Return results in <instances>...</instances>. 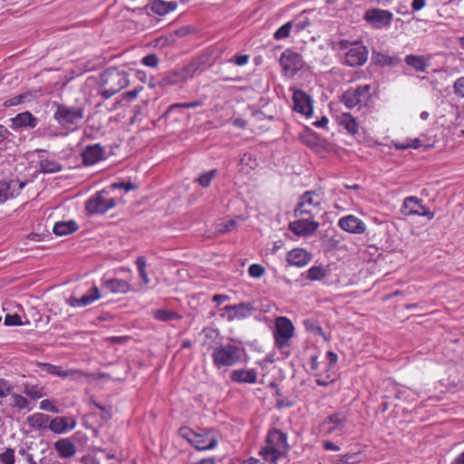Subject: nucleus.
I'll return each instance as SVG.
<instances>
[{"instance_id":"obj_51","label":"nucleus","mask_w":464,"mask_h":464,"mask_svg":"<svg viewBox=\"0 0 464 464\" xmlns=\"http://www.w3.org/2000/svg\"><path fill=\"white\" fill-rule=\"evenodd\" d=\"M454 93L464 99V76L458 78L453 84Z\"/></svg>"},{"instance_id":"obj_11","label":"nucleus","mask_w":464,"mask_h":464,"mask_svg":"<svg viewBox=\"0 0 464 464\" xmlns=\"http://www.w3.org/2000/svg\"><path fill=\"white\" fill-rule=\"evenodd\" d=\"M401 212L404 216L425 217L429 220L434 218V213L423 206L421 200L415 196L408 197L403 200Z\"/></svg>"},{"instance_id":"obj_35","label":"nucleus","mask_w":464,"mask_h":464,"mask_svg":"<svg viewBox=\"0 0 464 464\" xmlns=\"http://www.w3.org/2000/svg\"><path fill=\"white\" fill-rule=\"evenodd\" d=\"M122 274V279H118V293H128L130 290V285L128 282L132 277L131 270L129 268H118V275Z\"/></svg>"},{"instance_id":"obj_53","label":"nucleus","mask_w":464,"mask_h":464,"mask_svg":"<svg viewBox=\"0 0 464 464\" xmlns=\"http://www.w3.org/2000/svg\"><path fill=\"white\" fill-rule=\"evenodd\" d=\"M236 226V221L233 219L222 222L218 225L217 231L218 233H226L231 231Z\"/></svg>"},{"instance_id":"obj_52","label":"nucleus","mask_w":464,"mask_h":464,"mask_svg":"<svg viewBox=\"0 0 464 464\" xmlns=\"http://www.w3.org/2000/svg\"><path fill=\"white\" fill-rule=\"evenodd\" d=\"M141 63L147 67L155 68L159 64V59L155 54H149L141 59Z\"/></svg>"},{"instance_id":"obj_42","label":"nucleus","mask_w":464,"mask_h":464,"mask_svg":"<svg viewBox=\"0 0 464 464\" xmlns=\"http://www.w3.org/2000/svg\"><path fill=\"white\" fill-rule=\"evenodd\" d=\"M217 169H211L201 173L199 177L197 179V182L203 188H208L212 179L217 176Z\"/></svg>"},{"instance_id":"obj_43","label":"nucleus","mask_w":464,"mask_h":464,"mask_svg":"<svg viewBox=\"0 0 464 464\" xmlns=\"http://www.w3.org/2000/svg\"><path fill=\"white\" fill-rule=\"evenodd\" d=\"M10 395L12 396L11 406L13 408H17L19 410H24V409L28 408L29 401L25 397H24L20 394L12 393V392Z\"/></svg>"},{"instance_id":"obj_54","label":"nucleus","mask_w":464,"mask_h":464,"mask_svg":"<svg viewBox=\"0 0 464 464\" xmlns=\"http://www.w3.org/2000/svg\"><path fill=\"white\" fill-rule=\"evenodd\" d=\"M40 409L43 411H45L53 412V413L59 412L58 408L50 400H43L40 402Z\"/></svg>"},{"instance_id":"obj_29","label":"nucleus","mask_w":464,"mask_h":464,"mask_svg":"<svg viewBox=\"0 0 464 464\" xmlns=\"http://www.w3.org/2000/svg\"><path fill=\"white\" fill-rule=\"evenodd\" d=\"M404 61L417 72H425L430 65V57L425 55L409 54L405 56Z\"/></svg>"},{"instance_id":"obj_58","label":"nucleus","mask_w":464,"mask_h":464,"mask_svg":"<svg viewBox=\"0 0 464 464\" xmlns=\"http://www.w3.org/2000/svg\"><path fill=\"white\" fill-rule=\"evenodd\" d=\"M93 404L95 405V407H97L98 409H100L102 411V418L103 420H108L111 419V417H112V412H111L112 407L111 406L106 408L97 402H93Z\"/></svg>"},{"instance_id":"obj_39","label":"nucleus","mask_w":464,"mask_h":464,"mask_svg":"<svg viewBox=\"0 0 464 464\" xmlns=\"http://www.w3.org/2000/svg\"><path fill=\"white\" fill-rule=\"evenodd\" d=\"M340 123L352 134L358 132V124L355 118L350 113H343L340 116Z\"/></svg>"},{"instance_id":"obj_48","label":"nucleus","mask_w":464,"mask_h":464,"mask_svg":"<svg viewBox=\"0 0 464 464\" xmlns=\"http://www.w3.org/2000/svg\"><path fill=\"white\" fill-rule=\"evenodd\" d=\"M13 391V386L5 379H0V405L2 400L10 395Z\"/></svg>"},{"instance_id":"obj_46","label":"nucleus","mask_w":464,"mask_h":464,"mask_svg":"<svg viewBox=\"0 0 464 464\" xmlns=\"http://www.w3.org/2000/svg\"><path fill=\"white\" fill-rule=\"evenodd\" d=\"M14 450L7 448L4 452L0 453V462L2 464H14Z\"/></svg>"},{"instance_id":"obj_47","label":"nucleus","mask_w":464,"mask_h":464,"mask_svg":"<svg viewBox=\"0 0 464 464\" xmlns=\"http://www.w3.org/2000/svg\"><path fill=\"white\" fill-rule=\"evenodd\" d=\"M130 76H132V71L127 72L124 70H118V86L120 89L129 85Z\"/></svg>"},{"instance_id":"obj_36","label":"nucleus","mask_w":464,"mask_h":464,"mask_svg":"<svg viewBox=\"0 0 464 464\" xmlns=\"http://www.w3.org/2000/svg\"><path fill=\"white\" fill-rule=\"evenodd\" d=\"M40 171L43 173L50 174L56 173L62 170V165L53 160H42L39 161Z\"/></svg>"},{"instance_id":"obj_2","label":"nucleus","mask_w":464,"mask_h":464,"mask_svg":"<svg viewBox=\"0 0 464 464\" xmlns=\"http://www.w3.org/2000/svg\"><path fill=\"white\" fill-rule=\"evenodd\" d=\"M287 453V441L285 433L279 430H271L266 437V443L259 451L260 456L268 464H279Z\"/></svg>"},{"instance_id":"obj_45","label":"nucleus","mask_w":464,"mask_h":464,"mask_svg":"<svg viewBox=\"0 0 464 464\" xmlns=\"http://www.w3.org/2000/svg\"><path fill=\"white\" fill-rule=\"evenodd\" d=\"M292 26H293V24L291 22L285 24L284 25H282L280 28H278L275 32L274 37L276 40H281V39L286 38L290 34Z\"/></svg>"},{"instance_id":"obj_9","label":"nucleus","mask_w":464,"mask_h":464,"mask_svg":"<svg viewBox=\"0 0 464 464\" xmlns=\"http://www.w3.org/2000/svg\"><path fill=\"white\" fill-rule=\"evenodd\" d=\"M370 98L371 86L365 84L344 92L342 96V102L348 109H353L366 105Z\"/></svg>"},{"instance_id":"obj_37","label":"nucleus","mask_w":464,"mask_h":464,"mask_svg":"<svg viewBox=\"0 0 464 464\" xmlns=\"http://www.w3.org/2000/svg\"><path fill=\"white\" fill-rule=\"evenodd\" d=\"M327 273L328 270L324 266H314L306 271L305 277L311 281H318L324 278Z\"/></svg>"},{"instance_id":"obj_55","label":"nucleus","mask_w":464,"mask_h":464,"mask_svg":"<svg viewBox=\"0 0 464 464\" xmlns=\"http://www.w3.org/2000/svg\"><path fill=\"white\" fill-rule=\"evenodd\" d=\"M249 61V56L246 54H238L228 60V63H235L238 66L246 65Z\"/></svg>"},{"instance_id":"obj_10","label":"nucleus","mask_w":464,"mask_h":464,"mask_svg":"<svg viewBox=\"0 0 464 464\" xmlns=\"http://www.w3.org/2000/svg\"><path fill=\"white\" fill-rule=\"evenodd\" d=\"M325 357L327 362H323L320 372L314 373L316 377L315 382L319 386H327L334 380V370L338 356L335 353L329 351L326 353Z\"/></svg>"},{"instance_id":"obj_19","label":"nucleus","mask_w":464,"mask_h":464,"mask_svg":"<svg viewBox=\"0 0 464 464\" xmlns=\"http://www.w3.org/2000/svg\"><path fill=\"white\" fill-rule=\"evenodd\" d=\"M25 185V181L19 179H12L9 182L0 181V203L18 196Z\"/></svg>"},{"instance_id":"obj_27","label":"nucleus","mask_w":464,"mask_h":464,"mask_svg":"<svg viewBox=\"0 0 464 464\" xmlns=\"http://www.w3.org/2000/svg\"><path fill=\"white\" fill-rule=\"evenodd\" d=\"M54 450L61 459H69L75 455L76 447L68 438L60 439L53 444Z\"/></svg>"},{"instance_id":"obj_6","label":"nucleus","mask_w":464,"mask_h":464,"mask_svg":"<svg viewBox=\"0 0 464 464\" xmlns=\"http://www.w3.org/2000/svg\"><path fill=\"white\" fill-rule=\"evenodd\" d=\"M323 194L318 191H306L299 200L297 207L295 208V217H308L314 218L323 213Z\"/></svg>"},{"instance_id":"obj_56","label":"nucleus","mask_w":464,"mask_h":464,"mask_svg":"<svg viewBox=\"0 0 464 464\" xmlns=\"http://www.w3.org/2000/svg\"><path fill=\"white\" fill-rule=\"evenodd\" d=\"M22 320L18 314H6L5 318V324L8 326L21 325Z\"/></svg>"},{"instance_id":"obj_3","label":"nucleus","mask_w":464,"mask_h":464,"mask_svg":"<svg viewBox=\"0 0 464 464\" xmlns=\"http://www.w3.org/2000/svg\"><path fill=\"white\" fill-rule=\"evenodd\" d=\"M245 349L234 343H226L213 349L211 357L217 369L232 367L242 361Z\"/></svg>"},{"instance_id":"obj_62","label":"nucleus","mask_w":464,"mask_h":464,"mask_svg":"<svg viewBox=\"0 0 464 464\" xmlns=\"http://www.w3.org/2000/svg\"><path fill=\"white\" fill-rule=\"evenodd\" d=\"M322 363L323 362H318L316 356H313L312 359H311V369H312V371H314L315 373L319 372L321 368H322L321 367Z\"/></svg>"},{"instance_id":"obj_28","label":"nucleus","mask_w":464,"mask_h":464,"mask_svg":"<svg viewBox=\"0 0 464 464\" xmlns=\"http://www.w3.org/2000/svg\"><path fill=\"white\" fill-rule=\"evenodd\" d=\"M11 127L14 130L25 127L34 128L38 123L37 119L29 111L18 113L11 119Z\"/></svg>"},{"instance_id":"obj_22","label":"nucleus","mask_w":464,"mask_h":464,"mask_svg":"<svg viewBox=\"0 0 464 464\" xmlns=\"http://www.w3.org/2000/svg\"><path fill=\"white\" fill-rule=\"evenodd\" d=\"M101 297L99 289L97 286H92L88 293L84 294L81 297H76L74 295L71 296L67 303L72 307H83L91 304L95 300H98Z\"/></svg>"},{"instance_id":"obj_25","label":"nucleus","mask_w":464,"mask_h":464,"mask_svg":"<svg viewBox=\"0 0 464 464\" xmlns=\"http://www.w3.org/2000/svg\"><path fill=\"white\" fill-rule=\"evenodd\" d=\"M230 379L237 383L254 384L257 381V372L255 369H236L230 372Z\"/></svg>"},{"instance_id":"obj_57","label":"nucleus","mask_w":464,"mask_h":464,"mask_svg":"<svg viewBox=\"0 0 464 464\" xmlns=\"http://www.w3.org/2000/svg\"><path fill=\"white\" fill-rule=\"evenodd\" d=\"M357 455L355 453H347L344 455L339 456V462L343 464H353L356 462Z\"/></svg>"},{"instance_id":"obj_63","label":"nucleus","mask_w":464,"mask_h":464,"mask_svg":"<svg viewBox=\"0 0 464 464\" xmlns=\"http://www.w3.org/2000/svg\"><path fill=\"white\" fill-rule=\"evenodd\" d=\"M323 446L325 450H333V451L340 450V447L330 440L324 441Z\"/></svg>"},{"instance_id":"obj_18","label":"nucleus","mask_w":464,"mask_h":464,"mask_svg":"<svg viewBox=\"0 0 464 464\" xmlns=\"http://www.w3.org/2000/svg\"><path fill=\"white\" fill-rule=\"evenodd\" d=\"M253 308L248 304H239L237 305H226L222 309L221 316L233 321L236 319H244L251 315Z\"/></svg>"},{"instance_id":"obj_23","label":"nucleus","mask_w":464,"mask_h":464,"mask_svg":"<svg viewBox=\"0 0 464 464\" xmlns=\"http://www.w3.org/2000/svg\"><path fill=\"white\" fill-rule=\"evenodd\" d=\"M346 420L347 418L343 412H335L324 419L322 427L326 434H331L337 430L343 429Z\"/></svg>"},{"instance_id":"obj_1","label":"nucleus","mask_w":464,"mask_h":464,"mask_svg":"<svg viewBox=\"0 0 464 464\" xmlns=\"http://www.w3.org/2000/svg\"><path fill=\"white\" fill-rule=\"evenodd\" d=\"M333 49L342 59V63L355 67L364 64L368 59V50L360 42L340 40L333 43Z\"/></svg>"},{"instance_id":"obj_4","label":"nucleus","mask_w":464,"mask_h":464,"mask_svg":"<svg viewBox=\"0 0 464 464\" xmlns=\"http://www.w3.org/2000/svg\"><path fill=\"white\" fill-rule=\"evenodd\" d=\"M116 183H111L110 187L99 191L86 201V210L89 214H103L115 205L114 190Z\"/></svg>"},{"instance_id":"obj_31","label":"nucleus","mask_w":464,"mask_h":464,"mask_svg":"<svg viewBox=\"0 0 464 464\" xmlns=\"http://www.w3.org/2000/svg\"><path fill=\"white\" fill-rule=\"evenodd\" d=\"M78 227H79L74 220L59 221L54 224L53 232L56 236H66L75 232Z\"/></svg>"},{"instance_id":"obj_26","label":"nucleus","mask_w":464,"mask_h":464,"mask_svg":"<svg viewBox=\"0 0 464 464\" xmlns=\"http://www.w3.org/2000/svg\"><path fill=\"white\" fill-rule=\"evenodd\" d=\"M103 149L99 144L87 146L82 153V163L90 166L97 163L103 158Z\"/></svg>"},{"instance_id":"obj_33","label":"nucleus","mask_w":464,"mask_h":464,"mask_svg":"<svg viewBox=\"0 0 464 464\" xmlns=\"http://www.w3.org/2000/svg\"><path fill=\"white\" fill-rule=\"evenodd\" d=\"M372 59L380 66L394 67L400 63V58L392 56L385 53H373Z\"/></svg>"},{"instance_id":"obj_40","label":"nucleus","mask_w":464,"mask_h":464,"mask_svg":"<svg viewBox=\"0 0 464 464\" xmlns=\"http://www.w3.org/2000/svg\"><path fill=\"white\" fill-rule=\"evenodd\" d=\"M23 391L28 397L34 400H37L44 396V388L39 385L24 383Z\"/></svg>"},{"instance_id":"obj_44","label":"nucleus","mask_w":464,"mask_h":464,"mask_svg":"<svg viewBox=\"0 0 464 464\" xmlns=\"http://www.w3.org/2000/svg\"><path fill=\"white\" fill-rule=\"evenodd\" d=\"M29 97H31V94L29 92H24L20 93L19 95H16L13 98H10L4 102L5 107H13L16 106L18 104L24 103V102L28 101Z\"/></svg>"},{"instance_id":"obj_12","label":"nucleus","mask_w":464,"mask_h":464,"mask_svg":"<svg viewBox=\"0 0 464 464\" xmlns=\"http://www.w3.org/2000/svg\"><path fill=\"white\" fill-rule=\"evenodd\" d=\"M298 219L289 224V229L300 237H309L313 236L320 227V223L314 218L305 216L297 217Z\"/></svg>"},{"instance_id":"obj_14","label":"nucleus","mask_w":464,"mask_h":464,"mask_svg":"<svg viewBox=\"0 0 464 464\" xmlns=\"http://www.w3.org/2000/svg\"><path fill=\"white\" fill-rule=\"evenodd\" d=\"M393 18V14L387 10L372 8L367 10L364 14V19L374 28H383L390 26Z\"/></svg>"},{"instance_id":"obj_64","label":"nucleus","mask_w":464,"mask_h":464,"mask_svg":"<svg viewBox=\"0 0 464 464\" xmlns=\"http://www.w3.org/2000/svg\"><path fill=\"white\" fill-rule=\"evenodd\" d=\"M450 464H464V450L454 458Z\"/></svg>"},{"instance_id":"obj_20","label":"nucleus","mask_w":464,"mask_h":464,"mask_svg":"<svg viewBox=\"0 0 464 464\" xmlns=\"http://www.w3.org/2000/svg\"><path fill=\"white\" fill-rule=\"evenodd\" d=\"M36 365L44 372L57 375L62 378H72L74 380L81 379L83 376H87L84 372L78 370H68L63 371L61 366L53 365L45 362H37Z\"/></svg>"},{"instance_id":"obj_24","label":"nucleus","mask_w":464,"mask_h":464,"mask_svg":"<svg viewBox=\"0 0 464 464\" xmlns=\"http://www.w3.org/2000/svg\"><path fill=\"white\" fill-rule=\"evenodd\" d=\"M312 259L311 254L303 248H294L286 255V262L289 266L303 267Z\"/></svg>"},{"instance_id":"obj_38","label":"nucleus","mask_w":464,"mask_h":464,"mask_svg":"<svg viewBox=\"0 0 464 464\" xmlns=\"http://www.w3.org/2000/svg\"><path fill=\"white\" fill-rule=\"evenodd\" d=\"M152 316L159 321L161 322H169L172 320L180 319L181 316L177 313L167 310V309H159L152 312Z\"/></svg>"},{"instance_id":"obj_7","label":"nucleus","mask_w":464,"mask_h":464,"mask_svg":"<svg viewBox=\"0 0 464 464\" xmlns=\"http://www.w3.org/2000/svg\"><path fill=\"white\" fill-rule=\"evenodd\" d=\"M56 108L53 119L64 129H75L83 119V109L82 107H70L65 104L53 103Z\"/></svg>"},{"instance_id":"obj_60","label":"nucleus","mask_w":464,"mask_h":464,"mask_svg":"<svg viewBox=\"0 0 464 464\" xmlns=\"http://www.w3.org/2000/svg\"><path fill=\"white\" fill-rule=\"evenodd\" d=\"M200 105L198 102H186V103H176L169 106V110L171 111L174 108H196Z\"/></svg>"},{"instance_id":"obj_59","label":"nucleus","mask_w":464,"mask_h":464,"mask_svg":"<svg viewBox=\"0 0 464 464\" xmlns=\"http://www.w3.org/2000/svg\"><path fill=\"white\" fill-rule=\"evenodd\" d=\"M18 454L25 457L27 464H37L36 461L34 460L33 455L31 453H28L27 449L21 448L18 450Z\"/></svg>"},{"instance_id":"obj_16","label":"nucleus","mask_w":464,"mask_h":464,"mask_svg":"<svg viewBox=\"0 0 464 464\" xmlns=\"http://www.w3.org/2000/svg\"><path fill=\"white\" fill-rule=\"evenodd\" d=\"M338 226L343 231L361 235L366 231L365 223L354 215H346L338 220Z\"/></svg>"},{"instance_id":"obj_34","label":"nucleus","mask_w":464,"mask_h":464,"mask_svg":"<svg viewBox=\"0 0 464 464\" xmlns=\"http://www.w3.org/2000/svg\"><path fill=\"white\" fill-rule=\"evenodd\" d=\"M135 263L138 268L139 277L141 281V286L148 288L149 285L150 284V278L149 277L146 271L147 260L144 256H139Z\"/></svg>"},{"instance_id":"obj_41","label":"nucleus","mask_w":464,"mask_h":464,"mask_svg":"<svg viewBox=\"0 0 464 464\" xmlns=\"http://www.w3.org/2000/svg\"><path fill=\"white\" fill-rule=\"evenodd\" d=\"M257 167L256 159L250 153H245L240 160V169L244 172H249Z\"/></svg>"},{"instance_id":"obj_32","label":"nucleus","mask_w":464,"mask_h":464,"mask_svg":"<svg viewBox=\"0 0 464 464\" xmlns=\"http://www.w3.org/2000/svg\"><path fill=\"white\" fill-rule=\"evenodd\" d=\"M177 8V3L174 1L165 2L163 0H154L151 4V10L159 14L165 15Z\"/></svg>"},{"instance_id":"obj_15","label":"nucleus","mask_w":464,"mask_h":464,"mask_svg":"<svg viewBox=\"0 0 464 464\" xmlns=\"http://www.w3.org/2000/svg\"><path fill=\"white\" fill-rule=\"evenodd\" d=\"M295 111L310 118L313 114V101L311 97L301 90H296L293 94Z\"/></svg>"},{"instance_id":"obj_17","label":"nucleus","mask_w":464,"mask_h":464,"mask_svg":"<svg viewBox=\"0 0 464 464\" xmlns=\"http://www.w3.org/2000/svg\"><path fill=\"white\" fill-rule=\"evenodd\" d=\"M196 68L194 65L183 67L180 71L171 72L166 74L160 81L162 86H169L186 82L193 76Z\"/></svg>"},{"instance_id":"obj_8","label":"nucleus","mask_w":464,"mask_h":464,"mask_svg":"<svg viewBox=\"0 0 464 464\" xmlns=\"http://www.w3.org/2000/svg\"><path fill=\"white\" fill-rule=\"evenodd\" d=\"M181 435L198 450H209L218 446V439L212 430L196 432L188 428L181 429Z\"/></svg>"},{"instance_id":"obj_50","label":"nucleus","mask_w":464,"mask_h":464,"mask_svg":"<svg viewBox=\"0 0 464 464\" xmlns=\"http://www.w3.org/2000/svg\"><path fill=\"white\" fill-rule=\"evenodd\" d=\"M265 273V267L259 264H253L248 268V274L253 278H260Z\"/></svg>"},{"instance_id":"obj_21","label":"nucleus","mask_w":464,"mask_h":464,"mask_svg":"<svg viewBox=\"0 0 464 464\" xmlns=\"http://www.w3.org/2000/svg\"><path fill=\"white\" fill-rule=\"evenodd\" d=\"M75 425L73 418L61 416L50 419L48 429L55 434H63L73 430Z\"/></svg>"},{"instance_id":"obj_61","label":"nucleus","mask_w":464,"mask_h":464,"mask_svg":"<svg viewBox=\"0 0 464 464\" xmlns=\"http://www.w3.org/2000/svg\"><path fill=\"white\" fill-rule=\"evenodd\" d=\"M121 188V189H124L125 191H130V190H133L135 188H137V185L130 182V181H122V182H118V189Z\"/></svg>"},{"instance_id":"obj_30","label":"nucleus","mask_w":464,"mask_h":464,"mask_svg":"<svg viewBox=\"0 0 464 464\" xmlns=\"http://www.w3.org/2000/svg\"><path fill=\"white\" fill-rule=\"evenodd\" d=\"M50 419L49 415L36 412L27 417V423L32 429L42 430L48 429Z\"/></svg>"},{"instance_id":"obj_5","label":"nucleus","mask_w":464,"mask_h":464,"mask_svg":"<svg viewBox=\"0 0 464 464\" xmlns=\"http://www.w3.org/2000/svg\"><path fill=\"white\" fill-rule=\"evenodd\" d=\"M294 334L295 326L290 319L285 316H280L276 319L275 330L273 332L275 346L286 356L290 354V340Z\"/></svg>"},{"instance_id":"obj_13","label":"nucleus","mask_w":464,"mask_h":464,"mask_svg":"<svg viewBox=\"0 0 464 464\" xmlns=\"http://www.w3.org/2000/svg\"><path fill=\"white\" fill-rule=\"evenodd\" d=\"M280 64L286 74L295 75L304 66L302 56L292 50H285L280 58Z\"/></svg>"},{"instance_id":"obj_49","label":"nucleus","mask_w":464,"mask_h":464,"mask_svg":"<svg viewBox=\"0 0 464 464\" xmlns=\"http://www.w3.org/2000/svg\"><path fill=\"white\" fill-rule=\"evenodd\" d=\"M142 89H143L142 86H139V87L134 88L131 91L123 92L121 94V102H130L134 101L137 98L139 92Z\"/></svg>"}]
</instances>
